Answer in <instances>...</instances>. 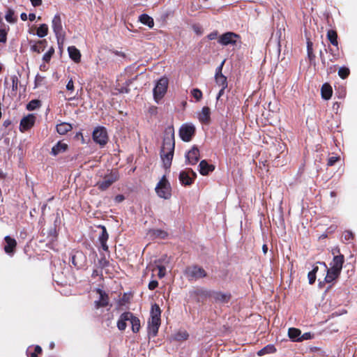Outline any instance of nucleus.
I'll list each match as a JSON object with an SVG mask.
<instances>
[{
    "label": "nucleus",
    "instance_id": "c756f323",
    "mask_svg": "<svg viewBox=\"0 0 357 357\" xmlns=\"http://www.w3.org/2000/svg\"><path fill=\"white\" fill-rule=\"evenodd\" d=\"M327 38L330 41V43L335 46V47H337L338 46V41H337V32L333 29H330L327 31Z\"/></svg>",
    "mask_w": 357,
    "mask_h": 357
},
{
    "label": "nucleus",
    "instance_id": "774afa93",
    "mask_svg": "<svg viewBox=\"0 0 357 357\" xmlns=\"http://www.w3.org/2000/svg\"><path fill=\"white\" fill-rule=\"evenodd\" d=\"M262 250L264 254H266L268 252V247L266 245H264L262 246Z\"/></svg>",
    "mask_w": 357,
    "mask_h": 357
},
{
    "label": "nucleus",
    "instance_id": "393cba45",
    "mask_svg": "<svg viewBox=\"0 0 357 357\" xmlns=\"http://www.w3.org/2000/svg\"><path fill=\"white\" fill-rule=\"evenodd\" d=\"M301 331L296 328H290L288 331L289 337L294 342H301Z\"/></svg>",
    "mask_w": 357,
    "mask_h": 357
},
{
    "label": "nucleus",
    "instance_id": "4be33fe9",
    "mask_svg": "<svg viewBox=\"0 0 357 357\" xmlns=\"http://www.w3.org/2000/svg\"><path fill=\"white\" fill-rule=\"evenodd\" d=\"M68 148V145L62 142H58L52 149L51 154L57 155L58 154L64 152Z\"/></svg>",
    "mask_w": 357,
    "mask_h": 357
},
{
    "label": "nucleus",
    "instance_id": "680f3d73",
    "mask_svg": "<svg viewBox=\"0 0 357 357\" xmlns=\"http://www.w3.org/2000/svg\"><path fill=\"white\" fill-rule=\"evenodd\" d=\"M339 58H340V54H333V56H331L330 61L331 62H334V61H337V59H339Z\"/></svg>",
    "mask_w": 357,
    "mask_h": 357
},
{
    "label": "nucleus",
    "instance_id": "ea45409f",
    "mask_svg": "<svg viewBox=\"0 0 357 357\" xmlns=\"http://www.w3.org/2000/svg\"><path fill=\"white\" fill-rule=\"evenodd\" d=\"M5 19L9 23H15L16 18L14 17V11L11 9H8L5 15Z\"/></svg>",
    "mask_w": 357,
    "mask_h": 357
},
{
    "label": "nucleus",
    "instance_id": "7c9ffc66",
    "mask_svg": "<svg viewBox=\"0 0 357 357\" xmlns=\"http://www.w3.org/2000/svg\"><path fill=\"white\" fill-rule=\"evenodd\" d=\"M41 352L42 349L38 345H36L35 347H29L26 349V355L28 357H38V354Z\"/></svg>",
    "mask_w": 357,
    "mask_h": 357
},
{
    "label": "nucleus",
    "instance_id": "3c124183",
    "mask_svg": "<svg viewBox=\"0 0 357 357\" xmlns=\"http://www.w3.org/2000/svg\"><path fill=\"white\" fill-rule=\"evenodd\" d=\"M158 281L152 280L149 284V289L150 290H153V289H155L158 287Z\"/></svg>",
    "mask_w": 357,
    "mask_h": 357
},
{
    "label": "nucleus",
    "instance_id": "13d9d810",
    "mask_svg": "<svg viewBox=\"0 0 357 357\" xmlns=\"http://www.w3.org/2000/svg\"><path fill=\"white\" fill-rule=\"evenodd\" d=\"M125 197L122 195H118L115 197L114 200L117 203H120L124 200Z\"/></svg>",
    "mask_w": 357,
    "mask_h": 357
},
{
    "label": "nucleus",
    "instance_id": "37998d69",
    "mask_svg": "<svg viewBox=\"0 0 357 357\" xmlns=\"http://www.w3.org/2000/svg\"><path fill=\"white\" fill-rule=\"evenodd\" d=\"M188 334L185 331L178 332L175 335V340L178 341H183L187 340Z\"/></svg>",
    "mask_w": 357,
    "mask_h": 357
},
{
    "label": "nucleus",
    "instance_id": "6e6552de",
    "mask_svg": "<svg viewBox=\"0 0 357 357\" xmlns=\"http://www.w3.org/2000/svg\"><path fill=\"white\" fill-rule=\"evenodd\" d=\"M118 179L119 175L117 172H112L109 174L105 175L103 178V180L98 182L96 185L98 186V189L101 190H105Z\"/></svg>",
    "mask_w": 357,
    "mask_h": 357
},
{
    "label": "nucleus",
    "instance_id": "2eb2a0df",
    "mask_svg": "<svg viewBox=\"0 0 357 357\" xmlns=\"http://www.w3.org/2000/svg\"><path fill=\"white\" fill-rule=\"evenodd\" d=\"M319 264L322 265L324 267L325 270L327 271V274L324 280L328 283L333 282L340 274L341 271L339 270H336L335 268L332 267L328 268L326 264L324 262H319Z\"/></svg>",
    "mask_w": 357,
    "mask_h": 357
},
{
    "label": "nucleus",
    "instance_id": "1a4fd4ad",
    "mask_svg": "<svg viewBox=\"0 0 357 357\" xmlns=\"http://www.w3.org/2000/svg\"><path fill=\"white\" fill-rule=\"evenodd\" d=\"M195 132V128L192 124L185 123L182 125L179 130V135L184 142H190Z\"/></svg>",
    "mask_w": 357,
    "mask_h": 357
},
{
    "label": "nucleus",
    "instance_id": "f257e3e1",
    "mask_svg": "<svg viewBox=\"0 0 357 357\" xmlns=\"http://www.w3.org/2000/svg\"><path fill=\"white\" fill-rule=\"evenodd\" d=\"M174 131L172 127L166 129L160 150V157L165 168H169L172 164L174 151Z\"/></svg>",
    "mask_w": 357,
    "mask_h": 357
},
{
    "label": "nucleus",
    "instance_id": "a18cd8bd",
    "mask_svg": "<svg viewBox=\"0 0 357 357\" xmlns=\"http://www.w3.org/2000/svg\"><path fill=\"white\" fill-rule=\"evenodd\" d=\"M354 234L351 231H345L343 234V238L345 241L349 242L353 240Z\"/></svg>",
    "mask_w": 357,
    "mask_h": 357
},
{
    "label": "nucleus",
    "instance_id": "39448f33",
    "mask_svg": "<svg viewBox=\"0 0 357 357\" xmlns=\"http://www.w3.org/2000/svg\"><path fill=\"white\" fill-rule=\"evenodd\" d=\"M93 141L100 146H104L108 142L107 129L103 126L96 127L92 133Z\"/></svg>",
    "mask_w": 357,
    "mask_h": 357
},
{
    "label": "nucleus",
    "instance_id": "864d4df0",
    "mask_svg": "<svg viewBox=\"0 0 357 357\" xmlns=\"http://www.w3.org/2000/svg\"><path fill=\"white\" fill-rule=\"evenodd\" d=\"M66 89L73 91L74 90V84L72 79H70L66 84Z\"/></svg>",
    "mask_w": 357,
    "mask_h": 357
},
{
    "label": "nucleus",
    "instance_id": "69168bd1",
    "mask_svg": "<svg viewBox=\"0 0 357 357\" xmlns=\"http://www.w3.org/2000/svg\"><path fill=\"white\" fill-rule=\"evenodd\" d=\"M35 19H36V15H35L34 13H30V14L29 15V20L30 21H31V22H32V21H34V20H35Z\"/></svg>",
    "mask_w": 357,
    "mask_h": 357
},
{
    "label": "nucleus",
    "instance_id": "aec40b11",
    "mask_svg": "<svg viewBox=\"0 0 357 357\" xmlns=\"http://www.w3.org/2000/svg\"><path fill=\"white\" fill-rule=\"evenodd\" d=\"M211 111L209 107H204L198 114V119L203 123H208L210 121Z\"/></svg>",
    "mask_w": 357,
    "mask_h": 357
},
{
    "label": "nucleus",
    "instance_id": "0e129e2a",
    "mask_svg": "<svg viewBox=\"0 0 357 357\" xmlns=\"http://www.w3.org/2000/svg\"><path fill=\"white\" fill-rule=\"evenodd\" d=\"M187 171L189 172L190 175H192V178H195L196 177L197 174L192 169H187Z\"/></svg>",
    "mask_w": 357,
    "mask_h": 357
},
{
    "label": "nucleus",
    "instance_id": "20e7f679",
    "mask_svg": "<svg viewBox=\"0 0 357 357\" xmlns=\"http://www.w3.org/2000/svg\"><path fill=\"white\" fill-rule=\"evenodd\" d=\"M157 195L165 199L171 197V187L165 176H163L155 187Z\"/></svg>",
    "mask_w": 357,
    "mask_h": 357
},
{
    "label": "nucleus",
    "instance_id": "09e8293b",
    "mask_svg": "<svg viewBox=\"0 0 357 357\" xmlns=\"http://www.w3.org/2000/svg\"><path fill=\"white\" fill-rule=\"evenodd\" d=\"M11 79H12V89L13 91H16L17 89L18 79L16 76H13Z\"/></svg>",
    "mask_w": 357,
    "mask_h": 357
},
{
    "label": "nucleus",
    "instance_id": "58836bf2",
    "mask_svg": "<svg viewBox=\"0 0 357 357\" xmlns=\"http://www.w3.org/2000/svg\"><path fill=\"white\" fill-rule=\"evenodd\" d=\"M349 73H350L349 69L344 66L340 67L338 70V75L342 79L347 78L349 76Z\"/></svg>",
    "mask_w": 357,
    "mask_h": 357
},
{
    "label": "nucleus",
    "instance_id": "de8ad7c7",
    "mask_svg": "<svg viewBox=\"0 0 357 357\" xmlns=\"http://www.w3.org/2000/svg\"><path fill=\"white\" fill-rule=\"evenodd\" d=\"M313 337V334L311 333H305L303 335H301V342L303 340H310Z\"/></svg>",
    "mask_w": 357,
    "mask_h": 357
},
{
    "label": "nucleus",
    "instance_id": "4c0bfd02",
    "mask_svg": "<svg viewBox=\"0 0 357 357\" xmlns=\"http://www.w3.org/2000/svg\"><path fill=\"white\" fill-rule=\"evenodd\" d=\"M156 268L158 270V275L160 278L165 277L166 274V268L165 266L161 265L160 261H155Z\"/></svg>",
    "mask_w": 357,
    "mask_h": 357
},
{
    "label": "nucleus",
    "instance_id": "4d7b16f0",
    "mask_svg": "<svg viewBox=\"0 0 357 357\" xmlns=\"http://www.w3.org/2000/svg\"><path fill=\"white\" fill-rule=\"evenodd\" d=\"M218 36V32L217 31H213V32H211V33H209L208 35V38L211 40H214L217 38Z\"/></svg>",
    "mask_w": 357,
    "mask_h": 357
},
{
    "label": "nucleus",
    "instance_id": "9d476101",
    "mask_svg": "<svg viewBox=\"0 0 357 357\" xmlns=\"http://www.w3.org/2000/svg\"><path fill=\"white\" fill-rule=\"evenodd\" d=\"M239 36L233 32H227L218 38V43L222 45H235Z\"/></svg>",
    "mask_w": 357,
    "mask_h": 357
},
{
    "label": "nucleus",
    "instance_id": "a878e982",
    "mask_svg": "<svg viewBox=\"0 0 357 357\" xmlns=\"http://www.w3.org/2000/svg\"><path fill=\"white\" fill-rule=\"evenodd\" d=\"M68 54L70 57L75 61V62H78L80 60V52L74 46H70L68 48Z\"/></svg>",
    "mask_w": 357,
    "mask_h": 357
},
{
    "label": "nucleus",
    "instance_id": "79ce46f5",
    "mask_svg": "<svg viewBox=\"0 0 357 357\" xmlns=\"http://www.w3.org/2000/svg\"><path fill=\"white\" fill-rule=\"evenodd\" d=\"M191 95L197 101H199L202 98V92L199 89H193L191 91Z\"/></svg>",
    "mask_w": 357,
    "mask_h": 357
},
{
    "label": "nucleus",
    "instance_id": "a19ab883",
    "mask_svg": "<svg viewBox=\"0 0 357 357\" xmlns=\"http://www.w3.org/2000/svg\"><path fill=\"white\" fill-rule=\"evenodd\" d=\"M54 49L53 47H51L49 50L43 55V60L45 61V62H47L48 63L52 55L54 54Z\"/></svg>",
    "mask_w": 357,
    "mask_h": 357
},
{
    "label": "nucleus",
    "instance_id": "e2e57ef3",
    "mask_svg": "<svg viewBox=\"0 0 357 357\" xmlns=\"http://www.w3.org/2000/svg\"><path fill=\"white\" fill-rule=\"evenodd\" d=\"M338 50H339V48L337 47H336V50H333V49L330 48L328 51H329V52L331 54V56H333V54H339V51Z\"/></svg>",
    "mask_w": 357,
    "mask_h": 357
},
{
    "label": "nucleus",
    "instance_id": "7ed1b4c3",
    "mask_svg": "<svg viewBox=\"0 0 357 357\" xmlns=\"http://www.w3.org/2000/svg\"><path fill=\"white\" fill-rule=\"evenodd\" d=\"M123 321H129L132 326V331L133 333H137L140 328V321L130 312H126L121 314L117 321V328L120 331H124L126 328V325L123 323Z\"/></svg>",
    "mask_w": 357,
    "mask_h": 357
},
{
    "label": "nucleus",
    "instance_id": "5701e85b",
    "mask_svg": "<svg viewBox=\"0 0 357 357\" xmlns=\"http://www.w3.org/2000/svg\"><path fill=\"white\" fill-rule=\"evenodd\" d=\"M199 173L202 175H207L210 172H212L214 169V167L212 165L208 164L206 160H202L199 165Z\"/></svg>",
    "mask_w": 357,
    "mask_h": 357
},
{
    "label": "nucleus",
    "instance_id": "e433bc0d",
    "mask_svg": "<svg viewBox=\"0 0 357 357\" xmlns=\"http://www.w3.org/2000/svg\"><path fill=\"white\" fill-rule=\"evenodd\" d=\"M307 56L310 62L314 61L315 55L313 54L312 43L308 41L307 43Z\"/></svg>",
    "mask_w": 357,
    "mask_h": 357
},
{
    "label": "nucleus",
    "instance_id": "bf43d9fd",
    "mask_svg": "<svg viewBox=\"0 0 357 357\" xmlns=\"http://www.w3.org/2000/svg\"><path fill=\"white\" fill-rule=\"evenodd\" d=\"M225 89L226 88L221 87L220 90L219 91V92L218 93L217 98H216L218 101L220 100V97L222 96L223 94L225 93Z\"/></svg>",
    "mask_w": 357,
    "mask_h": 357
},
{
    "label": "nucleus",
    "instance_id": "0eeeda50",
    "mask_svg": "<svg viewBox=\"0 0 357 357\" xmlns=\"http://www.w3.org/2000/svg\"><path fill=\"white\" fill-rule=\"evenodd\" d=\"M185 273L189 280H197L206 276V271L197 266L188 267Z\"/></svg>",
    "mask_w": 357,
    "mask_h": 357
},
{
    "label": "nucleus",
    "instance_id": "f3484780",
    "mask_svg": "<svg viewBox=\"0 0 357 357\" xmlns=\"http://www.w3.org/2000/svg\"><path fill=\"white\" fill-rule=\"evenodd\" d=\"M99 227L101 229V232L100 233L98 236V241L100 244V246L102 249L104 251L108 250V246L107 245V241L109 238V235L107 234L106 227L105 226H99Z\"/></svg>",
    "mask_w": 357,
    "mask_h": 357
},
{
    "label": "nucleus",
    "instance_id": "dca6fc26",
    "mask_svg": "<svg viewBox=\"0 0 357 357\" xmlns=\"http://www.w3.org/2000/svg\"><path fill=\"white\" fill-rule=\"evenodd\" d=\"M6 245H4V251L9 255H13L14 253L15 248L17 245L15 239L11 238L9 236H6L4 238Z\"/></svg>",
    "mask_w": 357,
    "mask_h": 357
},
{
    "label": "nucleus",
    "instance_id": "c03bdc74",
    "mask_svg": "<svg viewBox=\"0 0 357 357\" xmlns=\"http://www.w3.org/2000/svg\"><path fill=\"white\" fill-rule=\"evenodd\" d=\"M153 234L155 237H158L160 238H165L167 236V234L166 231L160 230V229L154 230L153 231Z\"/></svg>",
    "mask_w": 357,
    "mask_h": 357
},
{
    "label": "nucleus",
    "instance_id": "9b49d317",
    "mask_svg": "<svg viewBox=\"0 0 357 357\" xmlns=\"http://www.w3.org/2000/svg\"><path fill=\"white\" fill-rule=\"evenodd\" d=\"M73 264L77 268L84 267L86 262V257L82 251H76L71 257Z\"/></svg>",
    "mask_w": 357,
    "mask_h": 357
},
{
    "label": "nucleus",
    "instance_id": "f8f14e48",
    "mask_svg": "<svg viewBox=\"0 0 357 357\" xmlns=\"http://www.w3.org/2000/svg\"><path fill=\"white\" fill-rule=\"evenodd\" d=\"M225 63V61H223L221 64L217 67L215 75V79L216 84L223 88L227 87V77L222 75V70L223 68V65Z\"/></svg>",
    "mask_w": 357,
    "mask_h": 357
},
{
    "label": "nucleus",
    "instance_id": "72a5a7b5",
    "mask_svg": "<svg viewBox=\"0 0 357 357\" xmlns=\"http://www.w3.org/2000/svg\"><path fill=\"white\" fill-rule=\"evenodd\" d=\"M275 351V347L272 344H268V345L264 347L263 349H260L257 352V354H258V356H264L267 354H273Z\"/></svg>",
    "mask_w": 357,
    "mask_h": 357
},
{
    "label": "nucleus",
    "instance_id": "412c9836",
    "mask_svg": "<svg viewBox=\"0 0 357 357\" xmlns=\"http://www.w3.org/2000/svg\"><path fill=\"white\" fill-rule=\"evenodd\" d=\"M344 263V256L342 255H339L337 256H334L332 262L330 264L331 267L335 268L336 270H339L341 271L342 268V265Z\"/></svg>",
    "mask_w": 357,
    "mask_h": 357
},
{
    "label": "nucleus",
    "instance_id": "8fccbe9b",
    "mask_svg": "<svg viewBox=\"0 0 357 357\" xmlns=\"http://www.w3.org/2000/svg\"><path fill=\"white\" fill-rule=\"evenodd\" d=\"M307 277L309 280V283L310 284H312L315 282L316 274H314V272H309Z\"/></svg>",
    "mask_w": 357,
    "mask_h": 357
},
{
    "label": "nucleus",
    "instance_id": "4468645a",
    "mask_svg": "<svg viewBox=\"0 0 357 357\" xmlns=\"http://www.w3.org/2000/svg\"><path fill=\"white\" fill-rule=\"evenodd\" d=\"M36 116L33 114H29L23 117L20 121V130L24 132L30 129L35 123Z\"/></svg>",
    "mask_w": 357,
    "mask_h": 357
},
{
    "label": "nucleus",
    "instance_id": "6ab92c4d",
    "mask_svg": "<svg viewBox=\"0 0 357 357\" xmlns=\"http://www.w3.org/2000/svg\"><path fill=\"white\" fill-rule=\"evenodd\" d=\"M97 292L100 295V299L95 302L97 308L105 307L109 303L108 295L102 289H97Z\"/></svg>",
    "mask_w": 357,
    "mask_h": 357
},
{
    "label": "nucleus",
    "instance_id": "2f4dec72",
    "mask_svg": "<svg viewBox=\"0 0 357 357\" xmlns=\"http://www.w3.org/2000/svg\"><path fill=\"white\" fill-rule=\"evenodd\" d=\"M45 40H39L37 43L33 45L31 47V50L33 52L40 53L41 52L44 51L45 49V44L46 43Z\"/></svg>",
    "mask_w": 357,
    "mask_h": 357
},
{
    "label": "nucleus",
    "instance_id": "473e14b6",
    "mask_svg": "<svg viewBox=\"0 0 357 357\" xmlns=\"http://www.w3.org/2000/svg\"><path fill=\"white\" fill-rule=\"evenodd\" d=\"M230 295L227 294H224L222 292H218L215 293L214 296V298L216 301L220 302V303H227L229 300Z\"/></svg>",
    "mask_w": 357,
    "mask_h": 357
},
{
    "label": "nucleus",
    "instance_id": "338daca9",
    "mask_svg": "<svg viewBox=\"0 0 357 357\" xmlns=\"http://www.w3.org/2000/svg\"><path fill=\"white\" fill-rule=\"evenodd\" d=\"M20 18L23 21H26L27 20V15L25 13H22L20 15Z\"/></svg>",
    "mask_w": 357,
    "mask_h": 357
},
{
    "label": "nucleus",
    "instance_id": "cd10ccee",
    "mask_svg": "<svg viewBox=\"0 0 357 357\" xmlns=\"http://www.w3.org/2000/svg\"><path fill=\"white\" fill-rule=\"evenodd\" d=\"M321 92L322 98L325 100H328L332 96L333 91L329 84H324L321 87Z\"/></svg>",
    "mask_w": 357,
    "mask_h": 357
},
{
    "label": "nucleus",
    "instance_id": "f704fd0d",
    "mask_svg": "<svg viewBox=\"0 0 357 357\" xmlns=\"http://www.w3.org/2000/svg\"><path fill=\"white\" fill-rule=\"evenodd\" d=\"M48 26L46 24H42L38 29L36 34L39 38H43L47 35Z\"/></svg>",
    "mask_w": 357,
    "mask_h": 357
},
{
    "label": "nucleus",
    "instance_id": "f03ea898",
    "mask_svg": "<svg viewBox=\"0 0 357 357\" xmlns=\"http://www.w3.org/2000/svg\"><path fill=\"white\" fill-rule=\"evenodd\" d=\"M161 310L157 304L151 306L150 319L148 321V333L149 336L155 337L160 326Z\"/></svg>",
    "mask_w": 357,
    "mask_h": 357
},
{
    "label": "nucleus",
    "instance_id": "c9c22d12",
    "mask_svg": "<svg viewBox=\"0 0 357 357\" xmlns=\"http://www.w3.org/2000/svg\"><path fill=\"white\" fill-rule=\"evenodd\" d=\"M40 106V101L38 100H32L26 105V109L29 111L34 110Z\"/></svg>",
    "mask_w": 357,
    "mask_h": 357
},
{
    "label": "nucleus",
    "instance_id": "49530a36",
    "mask_svg": "<svg viewBox=\"0 0 357 357\" xmlns=\"http://www.w3.org/2000/svg\"><path fill=\"white\" fill-rule=\"evenodd\" d=\"M7 40V32L5 29H0V43H5Z\"/></svg>",
    "mask_w": 357,
    "mask_h": 357
},
{
    "label": "nucleus",
    "instance_id": "052dcab7",
    "mask_svg": "<svg viewBox=\"0 0 357 357\" xmlns=\"http://www.w3.org/2000/svg\"><path fill=\"white\" fill-rule=\"evenodd\" d=\"M31 4L34 6H38L42 3V0H30Z\"/></svg>",
    "mask_w": 357,
    "mask_h": 357
},
{
    "label": "nucleus",
    "instance_id": "a211bd4d",
    "mask_svg": "<svg viewBox=\"0 0 357 357\" xmlns=\"http://www.w3.org/2000/svg\"><path fill=\"white\" fill-rule=\"evenodd\" d=\"M52 24L53 31L56 34L58 40H59V37L62 35V24L59 15H56L54 17Z\"/></svg>",
    "mask_w": 357,
    "mask_h": 357
},
{
    "label": "nucleus",
    "instance_id": "6e6d98bb",
    "mask_svg": "<svg viewBox=\"0 0 357 357\" xmlns=\"http://www.w3.org/2000/svg\"><path fill=\"white\" fill-rule=\"evenodd\" d=\"M282 28H280L276 33H275V38L278 40V42L280 43V40L282 38Z\"/></svg>",
    "mask_w": 357,
    "mask_h": 357
},
{
    "label": "nucleus",
    "instance_id": "603ef678",
    "mask_svg": "<svg viewBox=\"0 0 357 357\" xmlns=\"http://www.w3.org/2000/svg\"><path fill=\"white\" fill-rule=\"evenodd\" d=\"M98 263H99L100 266L102 268L107 266L109 264L108 261L105 257L101 258L99 260Z\"/></svg>",
    "mask_w": 357,
    "mask_h": 357
},
{
    "label": "nucleus",
    "instance_id": "b1692460",
    "mask_svg": "<svg viewBox=\"0 0 357 357\" xmlns=\"http://www.w3.org/2000/svg\"><path fill=\"white\" fill-rule=\"evenodd\" d=\"M179 181L182 184L189 185L192 183L193 178L190 177L189 172H188L186 169L185 171H182L180 172Z\"/></svg>",
    "mask_w": 357,
    "mask_h": 357
},
{
    "label": "nucleus",
    "instance_id": "5fc2aeb1",
    "mask_svg": "<svg viewBox=\"0 0 357 357\" xmlns=\"http://www.w3.org/2000/svg\"><path fill=\"white\" fill-rule=\"evenodd\" d=\"M337 157H331L328 159V165H329V166L333 165L337 162Z\"/></svg>",
    "mask_w": 357,
    "mask_h": 357
},
{
    "label": "nucleus",
    "instance_id": "bb28decb",
    "mask_svg": "<svg viewBox=\"0 0 357 357\" xmlns=\"http://www.w3.org/2000/svg\"><path fill=\"white\" fill-rule=\"evenodd\" d=\"M72 126L68 123H61L56 126V131L60 135H65L72 130Z\"/></svg>",
    "mask_w": 357,
    "mask_h": 357
},
{
    "label": "nucleus",
    "instance_id": "ddd939ff",
    "mask_svg": "<svg viewBox=\"0 0 357 357\" xmlns=\"http://www.w3.org/2000/svg\"><path fill=\"white\" fill-rule=\"evenodd\" d=\"M199 159V151L198 148L194 146L185 154L186 162L189 165H195Z\"/></svg>",
    "mask_w": 357,
    "mask_h": 357
},
{
    "label": "nucleus",
    "instance_id": "423d86ee",
    "mask_svg": "<svg viewBox=\"0 0 357 357\" xmlns=\"http://www.w3.org/2000/svg\"><path fill=\"white\" fill-rule=\"evenodd\" d=\"M168 80L166 78H160L153 89V97L155 102H158L167 92Z\"/></svg>",
    "mask_w": 357,
    "mask_h": 357
},
{
    "label": "nucleus",
    "instance_id": "c85d7f7f",
    "mask_svg": "<svg viewBox=\"0 0 357 357\" xmlns=\"http://www.w3.org/2000/svg\"><path fill=\"white\" fill-rule=\"evenodd\" d=\"M139 20L141 23L147 25L149 28H152L154 26L153 18L146 14L139 15Z\"/></svg>",
    "mask_w": 357,
    "mask_h": 357
}]
</instances>
